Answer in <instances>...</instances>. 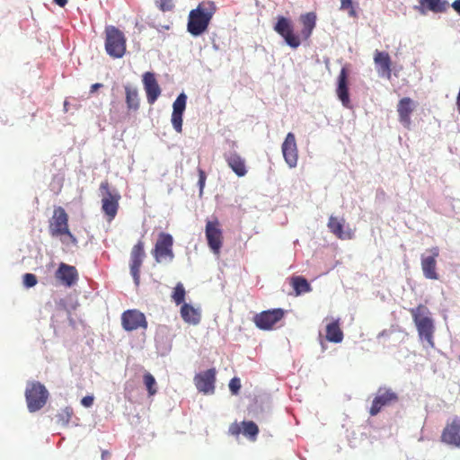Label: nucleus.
Wrapping results in <instances>:
<instances>
[{"instance_id":"nucleus-2","label":"nucleus","mask_w":460,"mask_h":460,"mask_svg":"<svg viewBox=\"0 0 460 460\" xmlns=\"http://www.w3.org/2000/svg\"><path fill=\"white\" fill-rule=\"evenodd\" d=\"M217 12V6L212 1L200 2L195 9H192L188 17L187 31L192 36H199L204 33Z\"/></svg>"},{"instance_id":"nucleus-18","label":"nucleus","mask_w":460,"mask_h":460,"mask_svg":"<svg viewBox=\"0 0 460 460\" xmlns=\"http://www.w3.org/2000/svg\"><path fill=\"white\" fill-rule=\"evenodd\" d=\"M142 83L148 103L153 104L161 94V88L153 72H146L142 75Z\"/></svg>"},{"instance_id":"nucleus-4","label":"nucleus","mask_w":460,"mask_h":460,"mask_svg":"<svg viewBox=\"0 0 460 460\" xmlns=\"http://www.w3.org/2000/svg\"><path fill=\"white\" fill-rule=\"evenodd\" d=\"M99 190L101 193V209L104 213L107 221L111 222L118 214L120 194L111 188L110 182L104 180L100 183Z\"/></svg>"},{"instance_id":"nucleus-48","label":"nucleus","mask_w":460,"mask_h":460,"mask_svg":"<svg viewBox=\"0 0 460 460\" xmlns=\"http://www.w3.org/2000/svg\"><path fill=\"white\" fill-rule=\"evenodd\" d=\"M458 360L460 361V356L458 357Z\"/></svg>"},{"instance_id":"nucleus-27","label":"nucleus","mask_w":460,"mask_h":460,"mask_svg":"<svg viewBox=\"0 0 460 460\" xmlns=\"http://www.w3.org/2000/svg\"><path fill=\"white\" fill-rule=\"evenodd\" d=\"M126 102L129 111H136L139 107V97L137 88L130 85L125 86Z\"/></svg>"},{"instance_id":"nucleus-19","label":"nucleus","mask_w":460,"mask_h":460,"mask_svg":"<svg viewBox=\"0 0 460 460\" xmlns=\"http://www.w3.org/2000/svg\"><path fill=\"white\" fill-rule=\"evenodd\" d=\"M374 63L380 77L391 79L392 76V59L385 51L376 50L374 53Z\"/></svg>"},{"instance_id":"nucleus-17","label":"nucleus","mask_w":460,"mask_h":460,"mask_svg":"<svg viewBox=\"0 0 460 460\" xmlns=\"http://www.w3.org/2000/svg\"><path fill=\"white\" fill-rule=\"evenodd\" d=\"M55 279L63 287L71 288L77 282V270L75 266H70L65 262H61L55 272Z\"/></svg>"},{"instance_id":"nucleus-46","label":"nucleus","mask_w":460,"mask_h":460,"mask_svg":"<svg viewBox=\"0 0 460 460\" xmlns=\"http://www.w3.org/2000/svg\"><path fill=\"white\" fill-rule=\"evenodd\" d=\"M60 7H64L67 4V0H53Z\"/></svg>"},{"instance_id":"nucleus-45","label":"nucleus","mask_w":460,"mask_h":460,"mask_svg":"<svg viewBox=\"0 0 460 460\" xmlns=\"http://www.w3.org/2000/svg\"><path fill=\"white\" fill-rule=\"evenodd\" d=\"M110 456H111L110 451L103 450L102 453H101V458H102V460H106Z\"/></svg>"},{"instance_id":"nucleus-16","label":"nucleus","mask_w":460,"mask_h":460,"mask_svg":"<svg viewBox=\"0 0 460 460\" xmlns=\"http://www.w3.org/2000/svg\"><path fill=\"white\" fill-rule=\"evenodd\" d=\"M441 441L448 446L460 447V418L455 417L446 424L441 434Z\"/></svg>"},{"instance_id":"nucleus-31","label":"nucleus","mask_w":460,"mask_h":460,"mask_svg":"<svg viewBox=\"0 0 460 460\" xmlns=\"http://www.w3.org/2000/svg\"><path fill=\"white\" fill-rule=\"evenodd\" d=\"M187 96L181 93L173 102L172 115H182L186 106Z\"/></svg>"},{"instance_id":"nucleus-28","label":"nucleus","mask_w":460,"mask_h":460,"mask_svg":"<svg viewBox=\"0 0 460 460\" xmlns=\"http://www.w3.org/2000/svg\"><path fill=\"white\" fill-rule=\"evenodd\" d=\"M290 285L294 288L296 296H299L303 293L310 292L311 287L306 279L296 276L290 279Z\"/></svg>"},{"instance_id":"nucleus-35","label":"nucleus","mask_w":460,"mask_h":460,"mask_svg":"<svg viewBox=\"0 0 460 460\" xmlns=\"http://www.w3.org/2000/svg\"><path fill=\"white\" fill-rule=\"evenodd\" d=\"M22 284H24L26 288L35 287L37 284L36 276L33 273H25L24 276H22Z\"/></svg>"},{"instance_id":"nucleus-12","label":"nucleus","mask_w":460,"mask_h":460,"mask_svg":"<svg viewBox=\"0 0 460 460\" xmlns=\"http://www.w3.org/2000/svg\"><path fill=\"white\" fill-rule=\"evenodd\" d=\"M145 257V243L139 240L137 243L134 244L130 252V273L137 287L140 283V269Z\"/></svg>"},{"instance_id":"nucleus-10","label":"nucleus","mask_w":460,"mask_h":460,"mask_svg":"<svg viewBox=\"0 0 460 460\" xmlns=\"http://www.w3.org/2000/svg\"><path fill=\"white\" fill-rule=\"evenodd\" d=\"M285 314L286 311L280 308L268 309L255 314L252 321L257 328L268 331L273 329Z\"/></svg>"},{"instance_id":"nucleus-11","label":"nucleus","mask_w":460,"mask_h":460,"mask_svg":"<svg viewBox=\"0 0 460 460\" xmlns=\"http://www.w3.org/2000/svg\"><path fill=\"white\" fill-rule=\"evenodd\" d=\"M399 396L398 394L390 388L380 387L377 390L376 395H375L370 410H368V413L371 416L376 415L381 411L383 408L387 406H391L394 403L398 402Z\"/></svg>"},{"instance_id":"nucleus-1","label":"nucleus","mask_w":460,"mask_h":460,"mask_svg":"<svg viewBox=\"0 0 460 460\" xmlns=\"http://www.w3.org/2000/svg\"><path fill=\"white\" fill-rule=\"evenodd\" d=\"M299 21L303 26L300 34L295 33L291 20L284 16L278 17L274 25V31L293 49H297L302 40H306L310 38L316 25V14L314 12L306 13L300 15Z\"/></svg>"},{"instance_id":"nucleus-36","label":"nucleus","mask_w":460,"mask_h":460,"mask_svg":"<svg viewBox=\"0 0 460 460\" xmlns=\"http://www.w3.org/2000/svg\"><path fill=\"white\" fill-rule=\"evenodd\" d=\"M341 10H349V16L355 17L356 11L352 6V0H341Z\"/></svg>"},{"instance_id":"nucleus-5","label":"nucleus","mask_w":460,"mask_h":460,"mask_svg":"<svg viewBox=\"0 0 460 460\" xmlns=\"http://www.w3.org/2000/svg\"><path fill=\"white\" fill-rule=\"evenodd\" d=\"M105 50L112 58H121L127 49V39L124 33L113 25L105 27Z\"/></svg>"},{"instance_id":"nucleus-37","label":"nucleus","mask_w":460,"mask_h":460,"mask_svg":"<svg viewBox=\"0 0 460 460\" xmlns=\"http://www.w3.org/2000/svg\"><path fill=\"white\" fill-rule=\"evenodd\" d=\"M241 388L240 379L237 377H234L230 380L229 389L233 394H238Z\"/></svg>"},{"instance_id":"nucleus-3","label":"nucleus","mask_w":460,"mask_h":460,"mask_svg":"<svg viewBox=\"0 0 460 460\" xmlns=\"http://www.w3.org/2000/svg\"><path fill=\"white\" fill-rule=\"evenodd\" d=\"M409 312L413 318L420 339L426 341L429 347H435V324L434 320L430 316L429 309L424 305L420 304L415 308L409 309Z\"/></svg>"},{"instance_id":"nucleus-21","label":"nucleus","mask_w":460,"mask_h":460,"mask_svg":"<svg viewBox=\"0 0 460 460\" xmlns=\"http://www.w3.org/2000/svg\"><path fill=\"white\" fill-rule=\"evenodd\" d=\"M338 98L345 107H350L349 88H348V72L346 68H342L338 76V86L336 89Z\"/></svg>"},{"instance_id":"nucleus-30","label":"nucleus","mask_w":460,"mask_h":460,"mask_svg":"<svg viewBox=\"0 0 460 460\" xmlns=\"http://www.w3.org/2000/svg\"><path fill=\"white\" fill-rule=\"evenodd\" d=\"M241 425H243V434L254 441L259 434V427L252 420H243Z\"/></svg>"},{"instance_id":"nucleus-44","label":"nucleus","mask_w":460,"mask_h":460,"mask_svg":"<svg viewBox=\"0 0 460 460\" xmlns=\"http://www.w3.org/2000/svg\"><path fill=\"white\" fill-rule=\"evenodd\" d=\"M103 87V84H100V83H96V84H93L92 86H91V93H95L98 89Z\"/></svg>"},{"instance_id":"nucleus-23","label":"nucleus","mask_w":460,"mask_h":460,"mask_svg":"<svg viewBox=\"0 0 460 460\" xmlns=\"http://www.w3.org/2000/svg\"><path fill=\"white\" fill-rule=\"evenodd\" d=\"M226 162L228 164L234 173L238 177H243L247 173L246 164L243 157L236 153H232L226 156Z\"/></svg>"},{"instance_id":"nucleus-6","label":"nucleus","mask_w":460,"mask_h":460,"mask_svg":"<svg viewBox=\"0 0 460 460\" xmlns=\"http://www.w3.org/2000/svg\"><path fill=\"white\" fill-rule=\"evenodd\" d=\"M26 402L29 411L34 412L46 405L49 392L45 385L40 382L28 383L26 392Z\"/></svg>"},{"instance_id":"nucleus-14","label":"nucleus","mask_w":460,"mask_h":460,"mask_svg":"<svg viewBox=\"0 0 460 460\" xmlns=\"http://www.w3.org/2000/svg\"><path fill=\"white\" fill-rule=\"evenodd\" d=\"M216 376L217 371L215 368L198 373L194 377L197 390L204 394H214L216 390Z\"/></svg>"},{"instance_id":"nucleus-33","label":"nucleus","mask_w":460,"mask_h":460,"mask_svg":"<svg viewBox=\"0 0 460 460\" xmlns=\"http://www.w3.org/2000/svg\"><path fill=\"white\" fill-rule=\"evenodd\" d=\"M144 383L146 386L149 396L155 395L156 393V388H155L156 383H155V379L153 376V375L146 372L144 375Z\"/></svg>"},{"instance_id":"nucleus-26","label":"nucleus","mask_w":460,"mask_h":460,"mask_svg":"<svg viewBox=\"0 0 460 460\" xmlns=\"http://www.w3.org/2000/svg\"><path fill=\"white\" fill-rule=\"evenodd\" d=\"M343 332L340 328L339 321L331 322L327 327H325V339L331 342L339 343L343 341Z\"/></svg>"},{"instance_id":"nucleus-34","label":"nucleus","mask_w":460,"mask_h":460,"mask_svg":"<svg viewBox=\"0 0 460 460\" xmlns=\"http://www.w3.org/2000/svg\"><path fill=\"white\" fill-rule=\"evenodd\" d=\"M72 415L71 408L62 409L56 415L57 422L61 424L62 426H66L69 423Z\"/></svg>"},{"instance_id":"nucleus-20","label":"nucleus","mask_w":460,"mask_h":460,"mask_svg":"<svg viewBox=\"0 0 460 460\" xmlns=\"http://www.w3.org/2000/svg\"><path fill=\"white\" fill-rule=\"evenodd\" d=\"M282 155L289 168H295L297 163V148L294 133L288 132L281 146Z\"/></svg>"},{"instance_id":"nucleus-25","label":"nucleus","mask_w":460,"mask_h":460,"mask_svg":"<svg viewBox=\"0 0 460 460\" xmlns=\"http://www.w3.org/2000/svg\"><path fill=\"white\" fill-rule=\"evenodd\" d=\"M181 316L183 322L192 325H196L201 321V312L190 304L181 305Z\"/></svg>"},{"instance_id":"nucleus-9","label":"nucleus","mask_w":460,"mask_h":460,"mask_svg":"<svg viewBox=\"0 0 460 460\" xmlns=\"http://www.w3.org/2000/svg\"><path fill=\"white\" fill-rule=\"evenodd\" d=\"M205 236L206 240H208L209 249L213 253L218 255L223 246L224 236L217 218L206 221Z\"/></svg>"},{"instance_id":"nucleus-8","label":"nucleus","mask_w":460,"mask_h":460,"mask_svg":"<svg viewBox=\"0 0 460 460\" xmlns=\"http://www.w3.org/2000/svg\"><path fill=\"white\" fill-rule=\"evenodd\" d=\"M173 236L165 232H161L155 243L152 250V255L155 261L162 263L163 261H172L174 259L173 252Z\"/></svg>"},{"instance_id":"nucleus-13","label":"nucleus","mask_w":460,"mask_h":460,"mask_svg":"<svg viewBox=\"0 0 460 460\" xmlns=\"http://www.w3.org/2000/svg\"><path fill=\"white\" fill-rule=\"evenodd\" d=\"M122 326L127 332L147 329L145 314L137 309H128L122 314Z\"/></svg>"},{"instance_id":"nucleus-43","label":"nucleus","mask_w":460,"mask_h":460,"mask_svg":"<svg viewBox=\"0 0 460 460\" xmlns=\"http://www.w3.org/2000/svg\"><path fill=\"white\" fill-rule=\"evenodd\" d=\"M452 7L458 14H460V0L454 1Z\"/></svg>"},{"instance_id":"nucleus-29","label":"nucleus","mask_w":460,"mask_h":460,"mask_svg":"<svg viewBox=\"0 0 460 460\" xmlns=\"http://www.w3.org/2000/svg\"><path fill=\"white\" fill-rule=\"evenodd\" d=\"M416 107V102L409 97H404L400 100L397 105V111L399 115H409L411 114L414 108Z\"/></svg>"},{"instance_id":"nucleus-24","label":"nucleus","mask_w":460,"mask_h":460,"mask_svg":"<svg viewBox=\"0 0 460 460\" xmlns=\"http://www.w3.org/2000/svg\"><path fill=\"white\" fill-rule=\"evenodd\" d=\"M419 10L422 13H425L427 11L435 13H444L448 7V4L445 0H419Z\"/></svg>"},{"instance_id":"nucleus-15","label":"nucleus","mask_w":460,"mask_h":460,"mask_svg":"<svg viewBox=\"0 0 460 460\" xmlns=\"http://www.w3.org/2000/svg\"><path fill=\"white\" fill-rule=\"evenodd\" d=\"M429 255L421 256V270L424 278L428 279H438L437 273V258L439 254L438 247L428 249Z\"/></svg>"},{"instance_id":"nucleus-41","label":"nucleus","mask_w":460,"mask_h":460,"mask_svg":"<svg viewBox=\"0 0 460 460\" xmlns=\"http://www.w3.org/2000/svg\"><path fill=\"white\" fill-rule=\"evenodd\" d=\"M93 402V397L92 395H85L82 399V404L85 408L91 407Z\"/></svg>"},{"instance_id":"nucleus-42","label":"nucleus","mask_w":460,"mask_h":460,"mask_svg":"<svg viewBox=\"0 0 460 460\" xmlns=\"http://www.w3.org/2000/svg\"><path fill=\"white\" fill-rule=\"evenodd\" d=\"M172 7L171 1L168 0H163V3L161 4L162 10H170Z\"/></svg>"},{"instance_id":"nucleus-7","label":"nucleus","mask_w":460,"mask_h":460,"mask_svg":"<svg viewBox=\"0 0 460 460\" xmlns=\"http://www.w3.org/2000/svg\"><path fill=\"white\" fill-rule=\"evenodd\" d=\"M49 231L52 236H66L72 243L76 241L75 236L69 230L68 215L60 206L54 209L53 217L49 219Z\"/></svg>"},{"instance_id":"nucleus-47","label":"nucleus","mask_w":460,"mask_h":460,"mask_svg":"<svg viewBox=\"0 0 460 460\" xmlns=\"http://www.w3.org/2000/svg\"><path fill=\"white\" fill-rule=\"evenodd\" d=\"M401 121L402 124H407L409 122V117H401Z\"/></svg>"},{"instance_id":"nucleus-39","label":"nucleus","mask_w":460,"mask_h":460,"mask_svg":"<svg viewBox=\"0 0 460 460\" xmlns=\"http://www.w3.org/2000/svg\"><path fill=\"white\" fill-rule=\"evenodd\" d=\"M171 123H172V126L175 128L176 132H181V130H182V117L171 118Z\"/></svg>"},{"instance_id":"nucleus-32","label":"nucleus","mask_w":460,"mask_h":460,"mask_svg":"<svg viewBox=\"0 0 460 460\" xmlns=\"http://www.w3.org/2000/svg\"><path fill=\"white\" fill-rule=\"evenodd\" d=\"M172 300L175 303V305H183L184 303V297H185V290L184 287L181 283H178L173 290L172 293Z\"/></svg>"},{"instance_id":"nucleus-38","label":"nucleus","mask_w":460,"mask_h":460,"mask_svg":"<svg viewBox=\"0 0 460 460\" xmlns=\"http://www.w3.org/2000/svg\"><path fill=\"white\" fill-rule=\"evenodd\" d=\"M197 171H198V175H199L198 186H199V190H200V194H202L203 189L205 187L206 173H205L204 170L201 168H198Z\"/></svg>"},{"instance_id":"nucleus-22","label":"nucleus","mask_w":460,"mask_h":460,"mask_svg":"<svg viewBox=\"0 0 460 460\" xmlns=\"http://www.w3.org/2000/svg\"><path fill=\"white\" fill-rule=\"evenodd\" d=\"M344 223L345 220L342 218L341 220L338 217L331 216L329 217L328 227L332 234H334L339 239H351L352 233L350 230H344Z\"/></svg>"},{"instance_id":"nucleus-40","label":"nucleus","mask_w":460,"mask_h":460,"mask_svg":"<svg viewBox=\"0 0 460 460\" xmlns=\"http://www.w3.org/2000/svg\"><path fill=\"white\" fill-rule=\"evenodd\" d=\"M229 433L233 436H238L242 433L241 423L234 422L229 427Z\"/></svg>"}]
</instances>
